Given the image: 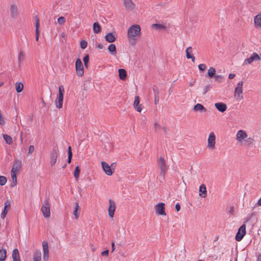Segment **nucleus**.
I'll return each instance as SVG.
<instances>
[{"label":"nucleus","instance_id":"53","mask_svg":"<svg viewBox=\"0 0 261 261\" xmlns=\"http://www.w3.org/2000/svg\"><path fill=\"white\" fill-rule=\"evenodd\" d=\"M175 207L176 210L177 212H178L180 210V206L179 203H176V205H175Z\"/></svg>","mask_w":261,"mask_h":261},{"label":"nucleus","instance_id":"63","mask_svg":"<svg viewBox=\"0 0 261 261\" xmlns=\"http://www.w3.org/2000/svg\"><path fill=\"white\" fill-rule=\"evenodd\" d=\"M3 85V82H0V87L2 86Z\"/></svg>","mask_w":261,"mask_h":261},{"label":"nucleus","instance_id":"23","mask_svg":"<svg viewBox=\"0 0 261 261\" xmlns=\"http://www.w3.org/2000/svg\"><path fill=\"white\" fill-rule=\"evenodd\" d=\"M186 57L188 59H191L192 62L195 61V57L193 55L192 48L190 46L188 47L186 50Z\"/></svg>","mask_w":261,"mask_h":261},{"label":"nucleus","instance_id":"16","mask_svg":"<svg viewBox=\"0 0 261 261\" xmlns=\"http://www.w3.org/2000/svg\"><path fill=\"white\" fill-rule=\"evenodd\" d=\"M21 167V162L20 161H15L12 166L11 173L17 174L20 169Z\"/></svg>","mask_w":261,"mask_h":261},{"label":"nucleus","instance_id":"28","mask_svg":"<svg viewBox=\"0 0 261 261\" xmlns=\"http://www.w3.org/2000/svg\"><path fill=\"white\" fill-rule=\"evenodd\" d=\"M33 261H41V252L40 250H36L33 254Z\"/></svg>","mask_w":261,"mask_h":261},{"label":"nucleus","instance_id":"12","mask_svg":"<svg viewBox=\"0 0 261 261\" xmlns=\"http://www.w3.org/2000/svg\"><path fill=\"white\" fill-rule=\"evenodd\" d=\"M42 248L43 260L48 261L49 259V247L47 242L44 241L42 242Z\"/></svg>","mask_w":261,"mask_h":261},{"label":"nucleus","instance_id":"64","mask_svg":"<svg viewBox=\"0 0 261 261\" xmlns=\"http://www.w3.org/2000/svg\"><path fill=\"white\" fill-rule=\"evenodd\" d=\"M43 105L44 106L45 105V103L43 101Z\"/></svg>","mask_w":261,"mask_h":261},{"label":"nucleus","instance_id":"43","mask_svg":"<svg viewBox=\"0 0 261 261\" xmlns=\"http://www.w3.org/2000/svg\"><path fill=\"white\" fill-rule=\"evenodd\" d=\"M57 21L59 24L62 25L65 22V18L63 16L59 17L58 18Z\"/></svg>","mask_w":261,"mask_h":261},{"label":"nucleus","instance_id":"46","mask_svg":"<svg viewBox=\"0 0 261 261\" xmlns=\"http://www.w3.org/2000/svg\"><path fill=\"white\" fill-rule=\"evenodd\" d=\"M7 213H8V210H7V208L4 207V209L2 211V214H1V218L2 219H4L5 218Z\"/></svg>","mask_w":261,"mask_h":261},{"label":"nucleus","instance_id":"36","mask_svg":"<svg viewBox=\"0 0 261 261\" xmlns=\"http://www.w3.org/2000/svg\"><path fill=\"white\" fill-rule=\"evenodd\" d=\"M15 89L17 92H21L23 89V85L22 83H16L15 84Z\"/></svg>","mask_w":261,"mask_h":261},{"label":"nucleus","instance_id":"17","mask_svg":"<svg viewBox=\"0 0 261 261\" xmlns=\"http://www.w3.org/2000/svg\"><path fill=\"white\" fill-rule=\"evenodd\" d=\"M140 97L138 96L135 97V100L134 102V108L139 112H141L142 110L143 107L142 105H139Z\"/></svg>","mask_w":261,"mask_h":261},{"label":"nucleus","instance_id":"34","mask_svg":"<svg viewBox=\"0 0 261 261\" xmlns=\"http://www.w3.org/2000/svg\"><path fill=\"white\" fill-rule=\"evenodd\" d=\"M3 137L7 144H8L9 145L12 144L13 140H12V138H11V137H10V136L8 135H6V134H3Z\"/></svg>","mask_w":261,"mask_h":261},{"label":"nucleus","instance_id":"61","mask_svg":"<svg viewBox=\"0 0 261 261\" xmlns=\"http://www.w3.org/2000/svg\"><path fill=\"white\" fill-rule=\"evenodd\" d=\"M155 103H157L159 102V99L156 96L155 97Z\"/></svg>","mask_w":261,"mask_h":261},{"label":"nucleus","instance_id":"47","mask_svg":"<svg viewBox=\"0 0 261 261\" xmlns=\"http://www.w3.org/2000/svg\"><path fill=\"white\" fill-rule=\"evenodd\" d=\"M215 80L220 83L223 79V76L221 75H215L214 76Z\"/></svg>","mask_w":261,"mask_h":261},{"label":"nucleus","instance_id":"45","mask_svg":"<svg viewBox=\"0 0 261 261\" xmlns=\"http://www.w3.org/2000/svg\"><path fill=\"white\" fill-rule=\"evenodd\" d=\"M89 57L88 55L85 56L83 58V61H84V65L86 67H88V63L89 62Z\"/></svg>","mask_w":261,"mask_h":261},{"label":"nucleus","instance_id":"55","mask_svg":"<svg viewBox=\"0 0 261 261\" xmlns=\"http://www.w3.org/2000/svg\"><path fill=\"white\" fill-rule=\"evenodd\" d=\"M235 74L233 73H230L228 75V78L229 79H232L234 77Z\"/></svg>","mask_w":261,"mask_h":261},{"label":"nucleus","instance_id":"51","mask_svg":"<svg viewBox=\"0 0 261 261\" xmlns=\"http://www.w3.org/2000/svg\"><path fill=\"white\" fill-rule=\"evenodd\" d=\"M154 129L156 130L158 129H159L160 128V124L155 122L154 124Z\"/></svg>","mask_w":261,"mask_h":261},{"label":"nucleus","instance_id":"9","mask_svg":"<svg viewBox=\"0 0 261 261\" xmlns=\"http://www.w3.org/2000/svg\"><path fill=\"white\" fill-rule=\"evenodd\" d=\"M246 225L245 224L241 225L238 229V232L236 236V240L239 242L241 241L243 238L244 236L246 234Z\"/></svg>","mask_w":261,"mask_h":261},{"label":"nucleus","instance_id":"50","mask_svg":"<svg viewBox=\"0 0 261 261\" xmlns=\"http://www.w3.org/2000/svg\"><path fill=\"white\" fill-rule=\"evenodd\" d=\"M5 123V118L3 117L2 115H0V124L4 125Z\"/></svg>","mask_w":261,"mask_h":261},{"label":"nucleus","instance_id":"44","mask_svg":"<svg viewBox=\"0 0 261 261\" xmlns=\"http://www.w3.org/2000/svg\"><path fill=\"white\" fill-rule=\"evenodd\" d=\"M87 42L85 40H82L81 42H80V46L81 47L84 49H85L87 46Z\"/></svg>","mask_w":261,"mask_h":261},{"label":"nucleus","instance_id":"31","mask_svg":"<svg viewBox=\"0 0 261 261\" xmlns=\"http://www.w3.org/2000/svg\"><path fill=\"white\" fill-rule=\"evenodd\" d=\"M17 174L11 173V176L12 179V183L10 185L11 187H14L17 185Z\"/></svg>","mask_w":261,"mask_h":261},{"label":"nucleus","instance_id":"21","mask_svg":"<svg viewBox=\"0 0 261 261\" xmlns=\"http://www.w3.org/2000/svg\"><path fill=\"white\" fill-rule=\"evenodd\" d=\"M215 107L220 112H224L227 109L226 105L223 102H217L215 103Z\"/></svg>","mask_w":261,"mask_h":261},{"label":"nucleus","instance_id":"40","mask_svg":"<svg viewBox=\"0 0 261 261\" xmlns=\"http://www.w3.org/2000/svg\"><path fill=\"white\" fill-rule=\"evenodd\" d=\"M68 156L67 162L68 163H70L71 162V160L72 155L71 146H68Z\"/></svg>","mask_w":261,"mask_h":261},{"label":"nucleus","instance_id":"24","mask_svg":"<svg viewBox=\"0 0 261 261\" xmlns=\"http://www.w3.org/2000/svg\"><path fill=\"white\" fill-rule=\"evenodd\" d=\"M193 110L195 112H205L206 111V108L200 103H197L195 105L193 108Z\"/></svg>","mask_w":261,"mask_h":261},{"label":"nucleus","instance_id":"57","mask_svg":"<svg viewBox=\"0 0 261 261\" xmlns=\"http://www.w3.org/2000/svg\"><path fill=\"white\" fill-rule=\"evenodd\" d=\"M97 47L99 49H102L103 48V46L102 44H100V43H99L98 45H97Z\"/></svg>","mask_w":261,"mask_h":261},{"label":"nucleus","instance_id":"13","mask_svg":"<svg viewBox=\"0 0 261 261\" xmlns=\"http://www.w3.org/2000/svg\"><path fill=\"white\" fill-rule=\"evenodd\" d=\"M101 166L103 170L107 175H112L114 172V168H111V167L105 162H101Z\"/></svg>","mask_w":261,"mask_h":261},{"label":"nucleus","instance_id":"52","mask_svg":"<svg viewBox=\"0 0 261 261\" xmlns=\"http://www.w3.org/2000/svg\"><path fill=\"white\" fill-rule=\"evenodd\" d=\"M108 254H109V250H105L101 252V255L102 256H107L108 255Z\"/></svg>","mask_w":261,"mask_h":261},{"label":"nucleus","instance_id":"5","mask_svg":"<svg viewBox=\"0 0 261 261\" xmlns=\"http://www.w3.org/2000/svg\"><path fill=\"white\" fill-rule=\"evenodd\" d=\"M216 135L214 132H211L207 139V148L210 150H214L216 147Z\"/></svg>","mask_w":261,"mask_h":261},{"label":"nucleus","instance_id":"35","mask_svg":"<svg viewBox=\"0 0 261 261\" xmlns=\"http://www.w3.org/2000/svg\"><path fill=\"white\" fill-rule=\"evenodd\" d=\"M108 50L111 53L112 55H115L116 54V48L115 45L114 44H110L108 46Z\"/></svg>","mask_w":261,"mask_h":261},{"label":"nucleus","instance_id":"54","mask_svg":"<svg viewBox=\"0 0 261 261\" xmlns=\"http://www.w3.org/2000/svg\"><path fill=\"white\" fill-rule=\"evenodd\" d=\"M4 204H5V207L7 208V207L10 205V202L9 201V200H7L5 202Z\"/></svg>","mask_w":261,"mask_h":261},{"label":"nucleus","instance_id":"11","mask_svg":"<svg viewBox=\"0 0 261 261\" xmlns=\"http://www.w3.org/2000/svg\"><path fill=\"white\" fill-rule=\"evenodd\" d=\"M116 203L112 199L109 200L108 214L110 218H113L116 211Z\"/></svg>","mask_w":261,"mask_h":261},{"label":"nucleus","instance_id":"18","mask_svg":"<svg viewBox=\"0 0 261 261\" xmlns=\"http://www.w3.org/2000/svg\"><path fill=\"white\" fill-rule=\"evenodd\" d=\"M123 5L128 10H132L135 8V4L132 0H123Z\"/></svg>","mask_w":261,"mask_h":261},{"label":"nucleus","instance_id":"2","mask_svg":"<svg viewBox=\"0 0 261 261\" xmlns=\"http://www.w3.org/2000/svg\"><path fill=\"white\" fill-rule=\"evenodd\" d=\"M247 137L246 132L243 129H240L237 133L236 139L241 144H243L245 143H251L252 139L250 138H248Z\"/></svg>","mask_w":261,"mask_h":261},{"label":"nucleus","instance_id":"42","mask_svg":"<svg viewBox=\"0 0 261 261\" xmlns=\"http://www.w3.org/2000/svg\"><path fill=\"white\" fill-rule=\"evenodd\" d=\"M7 179L4 176H0V185L4 186L7 182Z\"/></svg>","mask_w":261,"mask_h":261},{"label":"nucleus","instance_id":"8","mask_svg":"<svg viewBox=\"0 0 261 261\" xmlns=\"http://www.w3.org/2000/svg\"><path fill=\"white\" fill-rule=\"evenodd\" d=\"M158 165L160 169V174L164 177L166 172L168 170V166L163 158L161 157L159 159L158 161Z\"/></svg>","mask_w":261,"mask_h":261},{"label":"nucleus","instance_id":"49","mask_svg":"<svg viewBox=\"0 0 261 261\" xmlns=\"http://www.w3.org/2000/svg\"><path fill=\"white\" fill-rule=\"evenodd\" d=\"M35 148L33 145H30L28 149V153L32 154L34 151Z\"/></svg>","mask_w":261,"mask_h":261},{"label":"nucleus","instance_id":"56","mask_svg":"<svg viewBox=\"0 0 261 261\" xmlns=\"http://www.w3.org/2000/svg\"><path fill=\"white\" fill-rule=\"evenodd\" d=\"M255 205L260 206L261 205V197L259 199Z\"/></svg>","mask_w":261,"mask_h":261},{"label":"nucleus","instance_id":"38","mask_svg":"<svg viewBox=\"0 0 261 261\" xmlns=\"http://www.w3.org/2000/svg\"><path fill=\"white\" fill-rule=\"evenodd\" d=\"M216 73V69L214 67H210L207 71V75L210 77H212L215 76Z\"/></svg>","mask_w":261,"mask_h":261},{"label":"nucleus","instance_id":"27","mask_svg":"<svg viewBox=\"0 0 261 261\" xmlns=\"http://www.w3.org/2000/svg\"><path fill=\"white\" fill-rule=\"evenodd\" d=\"M35 28H36V30H35L36 40L38 41V39H39V34H40L39 30V18L38 17L36 18V20H35Z\"/></svg>","mask_w":261,"mask_h":261},{"label":"nucleus","instance_id":"37","mask_svg":"<svg viewBox=\"0 0 261 261\" xmlns=\"http://www.w3.org/2000/svg\"><path fill=\"white\" fill-rule=\"evenodd\" d=\"M6 250L5 249H2L0 250V261L5 260L6 256Z\"/></svg>","mask_w":261,"mask_h":261},{"label":"nucleus","instance_id":"3","mask_svg":"<svg viewBox=\"0 0 261 261\" xmlns=\"http://www.w3.org/2000/svg\"><path fill=\"white\" fill-rule=\"evenodd\" d=\"M64 92L65 91L63 86H60L59 87V94L57 95V98L55 100L56 106L58 109H61L63 107Z\"/></svg>","mask_w":261,"mask_h":261},{"label":"nucleus","instance_id":"59","mask_svg":"<svg viewBox=\"0 0 261 261\" xmlns=\"http://www.w3.org/2000/svg\"><path fill=\"white\" fill-rule=\"evenodd\" d=\"M257 260L261 261V253L258 255Z\"/></svg>","mask_w":261,"mask_h":261},{"label":"nucleus","instance_id":"58","mask_svg":"<svg viewBox=\"0 0 261 261\" xmlns=\"http://www.w3.org/2000/svg\"><path fill=\"white\" fill-rule=\"evenodd\" d=\"M111 246H112V251H114V250H115V244L114 242L112 243Z\"/></svg>","mask_w":261,"mask_h":261},{"label":"nucleus","instance_id":"6","mask_svg":"<svg viewBox=\"0 0 261 261\" xmlns=\"http://www.w3.org/2000/svg\"><path fill=\"white\" fill-rule=\"evenodd\" d=\"M243 81L239 82L234 89V96L239 100L243 99V96L242 95V94L243 93Z\"/></svg>","mask_w":261,"mask_h":261},{"label":"nucleus","instance_id":"33","mask_svg":"<svg viewBox=\"0 0 261 261\" xmlns=\"http://www.w3.org/2000/svg\"><path fill=\"white\" fill-rule=\"evenodd\" d=\"M152 28L157 31H161L164 30L166 27L163 24L154 23L152 25Z\"/></svg>","mask_w":261,"mask_h":261},{"label":"nucleus","instance_id":"1","mask_svg":"<svg viewBox=\"0 0 261 261\" xmlns=\"http://www.w3.org/2000/svg\"><path fill=\"white\" fill-rule=\"evenodd\" d=\"M141 27L139 24H133L127 30V39L129 43L133 45L136 44L141 36Z\"/></svg>","mask_w":261,"mask_h":261},{"label":"nucleus","instance_id":"4","mask_svg":"<svg viewBox=\"0 0 261 261\" xmlns=\"http://www.w3.org/2000/svg\"><path fill=\"white\" fill-rule=\"evenodd\" d=\"M41 212L44 217L47 218L50 216V204L48 199H45L41 207Z\"/></svg>","mask_w":261,"mask_h":261},{"label":"nucleus","instance_id":"14","mask_svg":"<svg viewBox=\"0 0 261 261\" xmlns=\"http://www.w3.org/2000/svg\"><path fill=\"white\" fill-rule=\"evenodd\" d=\"M155 210L157 214L159 215L165 216V204L163 202L159 203L155 205Z\"/></svg>","mask_w":261,"mask_h":261},{"label":"nucleus","instance_id":"19","mask_svg":"<svg viewBox=\"0 0 261 261\" xmlns=\"http://www.w3.org/2000/svg\"><path fill=\"white\" fill-rule=\"evenodd\" d=\"M106 40L109 43L114 42L117 38V35L115 33H109L105 36Z\"/></svg>","mask_w":261,"mask_h":261},{"label":"nucleus","instance_id":"39","mask_svg":"<svg viewBox=\"0 0 261 261\" xmlns=\"http://www.w3.org/2000/svg\"><path fill=\"white\" fill-rule=\"evenodd\" d=\"M80 173V170L79 166H76L74 172V176L76 180L78 179Z\"/></svg>","mask_w":261,"mask_h":261},{"label":"nucleus","instance_id":"60","mask_svg":"<svg viewBox=\"0 0 261 261\" xmlns=\"http://www.w3.org/2000/svg\"><path fill=\"white\" fill-rule=\"evenodd\" d=\"M111 168H114V169L115 170V167L116 166V163H113L111 166Z\"/></svg>","mask_w":261,"mask_h":261},{"label":"nucleus","instance_id":"26","mask_svg":"<svg viewBox=\"0 0 261 261\" xmlns=\"http://www.w3.org/2000/svg\"><path fill=\"white\" fill-rule=\"evenodd\" d=\"M12 257L13 261H20V255L17 249H14L12 251Z\"/></svg>","mask_w":261,"mask_h":261},{"label":"nucleus","instance_id":"10","mask_svg":"<svg viewBox=\"0 0 261 261\" xmlns=\"http://www.w3.org/2000/svg\"><path fill=\"white\" fill-rule=\"evenodd\" d=\"M261 58L259 56V55L256 53H253L251 54L250 57L248 58H247L244 60L243 64L244 65H247V64H250L254 61H260Z\"/></svg>","mask_w":261,"mask_h":261},{"label":"nucleus","instance_id":"29","mask_svg":"<svg viewBox=\"0 0 261 261\" xmlns=\"http://www.w3.org/2000/svg\"><path fill=\"white\" fill-rule=\"evenodd\" d=\"M101 27L97 22H95L93 23V32L95 34H98L101 32Z\"/></svg>","mask_w":261,"mask_h":261},{"label":"nucleus","instance_id":"25","mask_svg":"<svg viewBox=\"0 0 261 261\" xmlns=\"http://www.w3.org/2000/svg\"><path fill=\"white\" fill-rule=\"evenodd\" d=\"M10 12L11 16L15 17L18 14V7L15 4H13L10 7Z\"/></svg>","mask_w":261,"mask_h":261},{"label":"nucleus","instance_id":"48","mask_svg":"<svg viewBox=\"0 0 261 261\" xmlns=\"http://www.w3.org/2000/svg\"><path fill=\"white\" fill-rule=\"evenodd\" d=\"M198 69L200 71H203L206 69V65L204 64H200L198 65Z\"/></svg>","mask_w":261,"mask_h":261},{"label":"nucleus","instance_id":"32","mask_svg":"<svg viewBox=\"0 0 261 261\" xmlns=\"http://www.w3.org/2000/svg\"><path fill=\"white\" fill-rule=\"evenodd\" d=\"M118 73H119V78L122 80H124L126 79V72L125 69H119L118 70Z\"/></svg>","mask_w":261,"mask_h":261},{"label":"nucleus","instance_id":"41","mask_svg":"<svg viewBox=\"0 0 261 261\" xmlns=\"http://www.w3.org/2000/svg\"><path fill=\"white\" fill-rule=\"evenodd\" d=\"M24 53L23 51H20L18 57V60L19 63L22 61L24 59Z\"/></svg>","mask_w":261,"mask_h":261},{"label":"nucleus","instance_id":"15","mask_svg":"<svg viewBox=\"0 0 261 261\" xmlns=\"http://www.w3.org/2000/svg\"><path fill=\"white\" fill-rule=\"evenodd\" d=\"M254 27L257 29H261V12L254 17Z\"/></svg>","mask_w":261,"mask_h":261},{"label":"nucleus","instance_id":"22","mask_svg":"<svg viewBox=\"0 0 261 261\" xmlns=\"http://www.w3.org/2000/svg\"><path fill=\"white\" fill-rule=\"evenodd\" d=\"M199 195L201 197L205 198L207 196V190L206 188V186L204 184H202L199 187Z\"/></svg>","mask_w":261,"mask_h":261},{"label":"nucleus","instance_id":"30","mask_svg":"<svg viewBox=\"0 0 261 261\" xmlns=\"http://www.w3.org/2000/svg\"><path fill=\"white\" fill-rule=\"evenodd\" d=\"M79 210H80V206L79 205V204L77 202H75L74 210L73 211V215L74 216L75 219H77L79 217V216H80V213L79 212Z\"/></svg>","mask_w":261,"mask_h":261},{"label":"nucleus","instance_id":"20","mask_svg":"<svg viewBox=\"0 0 261 261\" xmlns=\"http://www.w3.org/2000/svg\"><path fill=\"white\" fill-rule=\"evenodd\" d=\"M58 157V152L56 149H53L50 153V165L51 166L54 165L56 162Z\"/></svg>","mask_w":261,"mask_h":261},{"label":"nucleus","instance_id":"7","mask_svg":"<svg viewBox=\"0 0 261 261\" xmlns=\"http://www.w3.org/2000/svg\"><path fill=\"white\" fill-rule=\"evenodd\" d=\"M76 73L79 76H82L84 74V69L83 63L80 59L78 58L75 61Z\"/></svg>","mask_w":261,"mask_h":261},{"label":"nucleus","instance_id":"62","mask_svg":"<svg viewBox=\"0 0 261 261\" xmlns=\"http://www.w3.org/2000/svg\"><path fill=\"white\" fill-rule=\"evenodd\" d=\"M189 85H190V86L192 87L193 86V83H190Z\"/></svg>","mask_w":261,"mask_h":261}]
</instances>
